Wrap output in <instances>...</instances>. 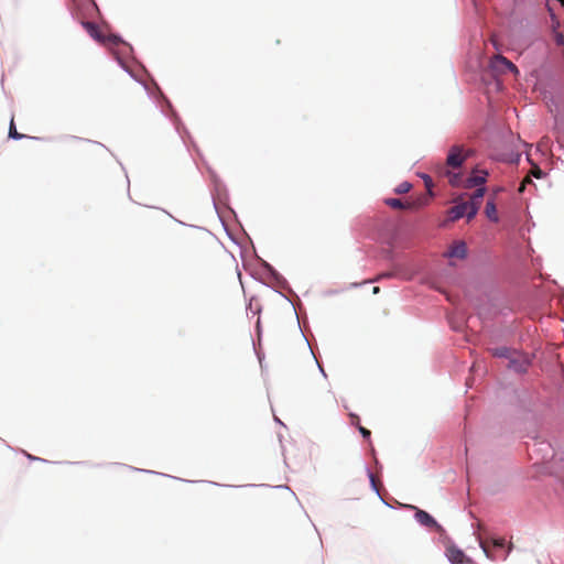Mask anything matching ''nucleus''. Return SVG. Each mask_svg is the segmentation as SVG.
I'll list each match as a JSON object with an SVG mask.
<instances>
[{
  "instance_id": "4468645a",
  "label": "nucleus",
  "mask_w": 564,
  "mask_h": 564,
  "mask_svg": "<svg viewBox=\"0 0 564 564\" xmlns=\"http://www.w3.org/2000/svg\"><path fill=\"white\" fill-rule=\"evenodd\" d=\"M9 137L12 139H15V140H19V139H22L25 137L24 134L18 132L13 118L10 121Z\"/></svg>"
},
{
  "instance_id": "aec40b11",
  "label": "nucleus",
  "mask_w": 564,
  "mask_h": 564,
  "mask_svg": "<svg viewBox=\"0 0 564 564\" xmlns=\"http://www.w3.org/2000/svg\"><path fill=\"white\" fill-rule=\"evenodd\" d=\"M527 183H531V180L528 176L523 180V182H522V184H521V186L519 188V192H523L524 186H525Z\"/></svg>"
},
{
  "instance_id": "4be33fe9",
  "label": "nucleus",
  "mask_w": 564,
  "mask_h": 564,
  "mask_svg": "<svg viewBox=\"0 0 564 564\" xmlns=\"http://www.w3.org/2000/svg\"><path fill=\"white\" fill-rule=\"evenodd\" d=\"M373 292H375V293H378V292H379V288H378V286H376V288L373 289Z\"/></svg>"
},
{
  "instance_id": "7ed1b4c3",
  "label": "nucleus",
  "mask_w": 564,
  "mask_h": 564,
  "mask_svg": "<svg viewBox=\"0 0 564 564\" xmlns=\"http://www.w3.org/2000/svg\"><path fill=\"white\" fill-rule=\"evenodd\" d=\"M490 67L494 70H497L500 73H506L508 70L516 75L519 73L517 66L502 55L494 56L490 61Z\"/></svg>"
},
{
  "instance_id": "a211bd4d",
  "label": "nucleus",
  "mask_w": 564,
  "mask_h": 564,
  "mask_svg": "<svg viewBox=\"0 0 564 564\" xmlns=\"http://www.w3.org/2000/svg\"><path fill=\"white\" fill-rule=\"evenodd\" d=\"M350 417H351V420H352V421H351V423L358 427V425H360V424H359V417H358V415H356V414H350Z\"/></svg>"
},
{
  "instance_id": "6e6552de",
  "label": "nucleus",
  "mask_w": 564,
  "mask_h": 564,
  "mask_svg": "<svg viewBox=\"0 0 564 564\" xmlns=\"http://www.w3.org/2000/svg\"><path fill=\"white\" fill-rule=\"evenodd\" d=\"M467 254V246L464 241H457L444 253L447 258L464 259Z\"/></svg>"
},
{
  "instance_id": "39448f33",
  "label": "nucleus",
  "mask_w": 564,
  "mask_h": 564,
  "mask_svg": "<svg viewBox=\"0 0 564 564\" xmlns=\"http://www.w3.org/2000/svg\"><path fill=\"white\" fill-rule=\"evenodd\" d=\"M446 556L452 564H475L460 549L451 545L446 549Z\"/></svg>"
},
{
  "instance_id": "6ab92c4d",
  "label": "nucleus",
  "mask_w": 564,
  "mask_h": 564,
  "mask_svg": "<svg viewBox=\"0 0 564 564\" xmlns=\"http://www.w3.org/2000/svg\"><path fill=\"white\" fill-rule=\"evenodd\" d=\"M494 545L497 546V547H502L505 545V540L503 539H497L494 541Z\"/></svg>"
},
{
  "instance_id": "20e7f679",
  "label": "nucleus",
  "mask_w": 564,
  "mask_h": 564,
  "mask_svg": "<svg viewBox=\"0 0 564 564\" xmlns=\"http://www.w3.org/2000/svg\"><path fill=\"white\" fill-rule=\"evenodd\" d=\"M411 509H414L415 510V520L426 527V528H434L437 532H442L443 531V528L442 525H440L436 520L430 514L427 513L426 511L424 510H421L414 506H410Z\"/></svg>"
},
{
  "instance_id": "2eb2a0df",
  "label": "nucleus",
  "mask_w": 564,
  "mask_h": 564,
  "mask_svg": "<svg viewBox=\"0 0 564 564\" xmlns=\"http://www.w3.org/2000/svg\"><path fill=\"white\" fill-rule=\"evenodd\" d=\"M411 188H412V184H410L409 182H402L395 187L394 192L397 194H405V193L410 192Z\"/></svg>"
},
{
  "instance_id": "0eeeda50",
  "label": "nucleus",
  "mask_w": 564,
  "mask_h": 564,
  "mask_svg": "<svg viewBox=\"0 0 564 564\" xmlns=\"http://www.w3.org/2000/svg\"><path fill=\"white\" fill-rule=\"evenodd\" d=\"M508 360H509L508 367L513 369L517 372L525 371L527 367L529 365L528 359L514 350L511 354V358H509Z\"/></svg>"
},
{
  "instance_id": "9d476101",
  "label": "nucleus",
  "mask_w": 564,
  "mask_h": 564,
  "mask_svg": "<svg viewBox=\"0 0 564 564\" xmlns=\"http://www.w3.org/2000/svg\"><path fill=\"white\" fill-rule=\"evenodd\" d=\"M386 205L390 206L391 208H394V209H404V208H411V207H415V206H419V205H423L425 204V202H419V203H412V204H404L401 199L399 198H387L384 200Z\"/></svg>"
},
{
  "instance_id": "dca6fc26",
  "label": "nucleus",
  "mask_w": 564,
  "mask_h": 564,
  "mask_svg": "<svg viewBox=\"0 0 564 564\" xmlns=\"http://www.w3.org/2000/svg\"><path fill=\"white\" fill-rule=\"evenodd\" d=\"M423 178H424L425 186L427 187L430 195H432V192H431V188L433 186L432 178L429 175H424Z\"/></svg>"
},
{
  "instance_id": "f03ea898",
  "label": "nucleus",
  "mask_w": 564,
  "mask_h": 564,
  "mask_svg": "<svg viewBox=\"0 0 564 564\" xmlns=\"http://www.w3.org/2000/svg\"><path fill=\"white\" fill-rule=\"evenodd\" d=\"M454 203L455 205L448 210V219L451 221H456L464 216L470 220L476 216L475 207H470L463 196L457 197Z\"/></svg>"
},
{
  "instance_id": "ddd939ff",
  "label": "nucleus",
  "mask_w": 564,
  "mask_h": 564,
  "mask_svg": "<svg viewBox=\"0 0 564 564\" xmlns=\"http://www.w3.org/2000/svg\"><path fill=\"white\" fill-rule=\"evenodd\" d=\"M492 356L495 357H499V358H511V354L513 352V350L509 349L508 347H498V348H494V349H490Z\"/></svg>"
},
{
  "instance_id": "9b49d317",
  "label": "nucleus",
  "mask_w": 564,
  "mask_h": 564,
  "mask_svg": "<svg viewBox=\"0 0 564 564\" xmlns=\"http://www.w3.org/2000/svg\"><path fill=\"white\" fill-rule=\"evenodd\" d=\"M485 214H486V216L488 217L489 220H491L494 223H498L499 221L497 207H496V204L494 203V200L489 199L487 202L486 207H485Z\"/></svg>"
},
{
  "instance_id": "f257e3e1",
  "label": "nucleus",
  "mask_w": 564,
  "mask_h": 564,
  "mask_svg": "<svg viewBox=\"0 0 564 564\" xmlns=\"http://www.w3.org/2000/svg\"><path fill=\"white\" fill-rule=\"evenodd\" d=\"M470 154L471 151L464 150L463 147L454 145L451 148L446 159V166L441 167L440 174L447 177L452 186H459L462 184V177L458 173L451 172L448 167H460Z\"/></svg>"
},
{
  "instance_id": "5701e85b",
  "label": "nucleus",
  "mask_w": 564,
  "mask_h": 564,
  "mask_svg": "<svg viewBox=\"0 0 564 564\" xmlns=\"http://www.w3.org/2000/svg\"><path fill=\"white\" fill-rule=\"evenodd\" d=\"M562 2V4L564 6V0H560Z\"/></svg>"
},
{
  "instance_id": "f3484780",
  "label": "nucleus",
  "mask_w": 564,
  "mask_h": 564,
  "mask_svg": "<svg viewBox=\"0 0 564 564\" xmlns=\"http://www.w3.org/2000/svg\"><path fill=\"white\" fill-rule=\"evenodd\" d=\"M358 430L359 432L361 433V435L366 438L370 437L371 433L369 430H367L366 427L361 426V425H358Z\"/></svg>"
},
{
  "instance_id": "423d86ee",
  "label": "nucleus",
  "mask_w": 564,
  "mask_h": 564,
  "mask_svg": "<svg viewBox=\"0 0 564 564\" xmlns=\"http://www.w3.org/2000/svg\"><path fill=\"white\" fill-rule=\"evenodd\" d=\"M487 175H488V173L486 171L476 170L464 182L462 181L463 186L465 188L480 186L486 183Z\"/></svg>"
},
{
  "instance_id": "1a4fd4ad",
  "label": "nucleus",
  "mask_w": 564,
  "mask_h": 564,
  "mask_svg": "<svg viewBox=\"0 0 564 564\" xmlns=\"http://www.w3.org/2000/svg\"><path fill=\"white\" fill-rule=\"evenodd\" d=\"M485 192H486V188L485 187H479L475 191V193L469 197L468 200H466L470 207H475L476 209V214L478 213L479 210V207L481 205V202H482V197L485 195Z\"/></svg>"
},
{
  "instance_id": "412c9836",
  "label": "nucleus",
  "mask_w": 564,
  "mask_h": 564,
  "mask_svg": "<svg viewBox=\"0 0 564 564\" xmlns=\"http://www.w3.org/2000/svg\"><path fill=\"white\" fill-rule=\"evenodd\" d=\"M541 173H542V172H541V170H538L536 172H534V175H535L536 177H539V176L541 175Z\"/></svg>"
},
{
  "instance_id": "f8f14e48",
  "label": "nucleus",
  "mask_w": 564,
  "mask_h": 564,
  "mask_svg": "<svg viewBox=\"0 0 564 564\" xmlns=\"http://www.w3.org/2000/svg\"><path fill=\"white\" fill-rule=\"evenodd\" d=\"M84 28L94 39L98 41H104V37H101L100 30L97 24H95L94 22H84Z\"/></svg>"
}]
</instances>
